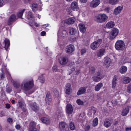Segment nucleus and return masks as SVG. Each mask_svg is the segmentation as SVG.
I'll use <instances>...</instances> for the list:
<instances>
[{"label":"nucleus","instance_id":"32","mask_svg":"<svg viewBox=\"0 0 131 131\" xmlns=\"http://www.w3.org/2000/svg\"><path fill=\"white\" fill-rule=\"evenodd\" d=\"M116 81L117 78L116 76L114 75L112 83V88H114L116 86Z\"/></svg>","mask_w":131,"mask_h":131},{"label":"nucleus","instance_id":"5","mask_svg":"<svg viewBox=\"0 0 131 131\" xmlns=\"http://www.w3.org/2000/svg\"><path fill=\"white\" fill-rule=\"evenodd\" d=\"M36 123L34 121H32L30 123V127L31 129L30 131H39L40 126L39 125H37V128L35 127Z\"/></svg>","mask_w":131,"mask_h":131},{"label":"nucleus","instance_id":"13","mask_svg":"<svg viewBox=\"0 0 131 131\" xmlns=\"http://www.w3.org/2000/svg\"><path fill=\"white\" fill-rule=\"evenodd\" d=\"M105 52V49L104 48H102L99 50L97 52L96 56L98 57H101L103 55Z\"/></svg>","mask_w":131,"mask_h":131},{"label":"nucleus","instance_id":"14","mask_svg":"<svg viewBox=\"0 0 131 131\" xmlns=\"http://www.w3.org/2000/svg\"><path fill=\"white\" fill-rule=\"evenodd\" d=\"M26 18L29 20L30 21H29L30 23H32V22L34 21V19L33 18L32 14L31 12H29L26 16Z\"/></svg>","mask_w":131,"mask_h":131},{"label":"nucleus","instance_id":"16","mask_svg":"<svg viewBox=\"0 0 131 131\" xmlns=\"http://www.w3.org/2000/svg\"><path fill=\"white\" fill-rule=\"evenodd\" d=\"M75 20V19L74 17L69 18L68 19L65 21V23L67 24H73Z\"/></svg>","mask_w":131,"mask_h":131},{"label":"nucleus","instance_id":"3","mask_svg":"<svg viewBox=\"0 0 131 131\" xmlns=\"http://www.w3.org/2000/svg\"><path fill=\"white\" fill-rule=\"evenodd\" d=\"M115 47L116 50L122 51L125 47L124 42L122 40H118L116 42Z\"/></svg>","mask_w":131,"mask_h":131},{"label":"nucleus","instance_id":"26","mask_svg":"<svg viewBox=\"0 0 131 131\" xmlns=\"http://www.w3.org/2000/svg\"><path fill=\"white\" fill-rule=\"evenodd\" d=\"M31 108L34 111H36L38 110L39 107L37 106L35 102H34L32 104L30 105Z\"/></svg>","mask_w":131,"mask_h":131},{"label":"nucleus","instance_id":"9","mask_svg":"<svg viewBox=\"0 0 131 131\" xmlns=\"http://www.w3.org/2000/svg\"><path fill=\"white\" fill-rule=\"evenodd\" d=\"M74 50V47L72 45H70L66 46L65 48L66 52L68 53L72 52Z\"/></svg>","mask_w":131,"mask_h":131},{"label":"nucleus","instance_id":"54","mask_svg":"<svg viewBox=\"0 0 131 131\" xmlns=\"http://www.w3.org/2000/svg\"><path fill=\"white\" fill-rule=\"evenodd\" d=\"M14 85L16 88H17L19 87L20 84L18 83L15 82L14 83Z\"/></svg>","mask_w":131,"mask_h":131},{"label":"nucleus","instance_id":"1","mask_svg":"<svg viewBox=\"0 0 131 131\" xmlns=\"http://www.w3.org/2000/svg\"><path fill=\"white\" fill-rule=\"evenodd\" d=\"M34 85L33 81L32 80L25 83L24 82H22L20 85V87L23 90L27 91L32 88Z\"/></svg>","mask_w":131,"mask_h":131},{"label":"nucleus","instance_id":"7","mask_svg":"<svg viewBox=\"0 0 131 131\" xmlns=\"http://www.w3.org/2000/svg\"><path fill=\"white\" fill-rule=\"evenodd\" d=\"M59 127L61 131H67L68 129L67 125L64 122H61L59 123Z\"/></svg>","mask_w":131,"mask_h":131},{"label":"nucleus","instance_id":"20","mask_svg":"<svg viewBox=\"0 0 131 131\" xmlns=\"http://www.w3.org/2000/svg\"><path fill=\"white\" fill-rule=\"evenodd\" d=\"M41 120L42 122L46 124H49L50 123V119L46 117H43L41 118Z\"/></svg>","mask_w":131,"mask_h":131},{"label":"nucleus","instance_id":"35","mask_svg":"<svg viewBox=\"0 0 131 131\" xmlns=\"http://www.w3.org/2000/svg\"><path fill=\"white\" fill-rule=\"evenodd\" d=\"M69 33L71 35H74L76 33L75 29L73 28H70L69 29Z\"/></svg>","mask_w":131,"mask_h":131},{"label":"nucleus","instance_id":"51","mask_svg":"<svg viewBox=\"0 0 131 131\" xmlns=\"http://www.w3.org/2000/svg\"><path fill=\"white\" fill-rule=\"evenodd\" d=\"M53 71V72H56L58 71V69L57 68V67L56 66H54L52 68Z\"/></svg>","mask_w":131,"mask_h":131},{"label":"nucleus","instance_id":"42","mask_svg":"<svg viewBox=\"0 0 131 131\" xmlns=\"http://www.w3.org/2000/svg\"><path fill=\"white\" fill-rule=\"evenodd\" d=\"M87 49L86 48H83L81 50V55H83L86 53Z\"/></svg>","mask_w":131,"mask_h":131},{"label":"nucleus","instance_id":"15","mask_svg":"<svg viewBox=\"0 0 131 131\" xmlns=\"http://www.w3.org/2000/svg\"><path fill=\"white\" fill-rule=\"evenodd\" d=\"M59 62L61 65L66 64L68 62V58L67 57H62L59 59Z\"/></svg>","mask_w":131,"mask_h":131},{"label":"nucleus","instance_id":"63","mask_svg":"<svg viewBox=\"0 0 131 131\" xmlns=\"http://www.w3.org/2000/svg\"><path fill=\"white\" fill-rule=\"evenodd\" d=\"M10 107V105L8 104H6V108H9Z\"/></svg>","mask_w":131,"mask_h":131},{"label":"nucleus","instance_id":"46","mask_svg":"<svg viewBox=\"0 0 131 131\" xmlns=\"http://www.w3.org/2000/svg\"><path fill=\"white\" fill-rule=\"evenodd\" d=\"M2 70L4 71V73H7L8 72V71L6 68V67L5 66H3L2 67Z\"/></svg>","mask_w":131,"mask_h":131},{"label":"nucleus","instance_id":"22","mask_svg":"<svg viewBox=\"0 0 131 131\" xmlns=\"http://www.w3.org/2000/svg\"><path fill=\"white\" fill-rule=\"evenodd\" d=\"M103 63L104 64L106 65L107 67L109 66L110 64V59L108 57H105L104 58Z\"/></svg>","mask_w":131,"mask_h":131},{"label":"nucleus","instance_id":"23","mask_svg":"<svg viewBox=\"0 0 131 131\" xmlns=\"http://www.w3.org/2000/svg\"><path fill=\"white\" fill-rule=\"evenodd\" d=\"M16 16L14 15H12L9 17L8 22V24L9 25L11 24V22L14 21L16 19Z\"/></svg>","mask_w":131,"mask_h":131},{"label":"nucleus","instance_id":"39","mask_svg":"<svg viewBox=\"0 0 131 131\" xmlns=\"http://www.w3.org/2000/svg\"><path fill=\"white\" fill-rule=\"evenodd\" d=\"M98 124V119L97 118H95L93 121L92 125L94 127L96 126Z\"/></svg>","mask_w":131,"mask_h":131},{"label":"nucleus","instance_id":"45","mask_svg":"<svg viewBox=\"0 0 131 131\" xmlns=\"http://www.w3.org/2000/svg\"><path fill=\"white\" fill-rule=\"evenodd\" d=\"M39 79L40 80V82L41 83H43L44 82L45 80V79L42 75H41L39 77Z\"/></svg>","mask_w":131,"mask_h":131},{"label":"nucleus","instance_id":"17","mask_svg":"<svg viewBox=\"0 0 131 131\" xmlns=\"http://www.w3.org/2000/svg\"><path fill=\"white\" fill-rule=\"evenodd\" d=\"M3 43L5 46V48L6 51H8V47L10 45V42L9 40L8 39H6L4 40Z\"/></svg>","mask_w":131,"mask_h":131},{"label":"nucleus","instance_id":"36","mask_svg":"<svg viewBox=\"0 0 131 131\" xmlns=\"http://www.w3.org/2000/svg\"><path fill=\"white\" fill-rule=\"evenodd\" d=\"M119 1V0H109L108 2L111 5H115L117 4Z\"/></svg>","mask_w":131,"mask_h":131},{"label":"nucleus","instance_id":"18","mask_svg":"<svg viewBox=\"0 0 131 131\" xmlns=\"http://www.w3.org/2000/svg\"><path fill=\"white\" fill-rule=\"evenodd\" d=\"M122 9L123 8L121 6H118L114 10V14L116 15L120 13L122 10Z\"/></svg>","mask_w":131,"mask_h":131},{"label":"nucleus","instance_id":"43","mask_svg":"<svg viewBox=\"0 0 131 131\" xmlns=\"http://www.w3.org/2000/svg\"><path fill=\"white\" fill-rule=\"evenodd\" d=\"M76 102L79 105H82L83 104V102L80 99H78L77 100Z\"/></svg>","mask_w":131,"mask_h":131},{"label":"nucleus","instance_id":"37","mask_svg":"<svg viewBox=\"0 0 131 131\" xmlns=\"http://www.w3.org/2000/svg\"><path fill=\"white\" fill-rule=\"evenodd\" d=\"M25 9H24L23 10L19 11V12H18L17 14V17L20 18H21L22 17L23 14Z\"/></svg>","mask_w":131,"mask_h":131},{"label":"nucleus","instance_id":"56","mask_svg":"<svg viewBox=\"0 0 131 131\" xmlns=\"http://www.w3.org/2000/svg\"><path fill=\"white\" fill-rule=\"evenodd\" d=\"M7 121L9 123H12V122L13 121V120L11 118L9 117L7 119Z\"/></svg>","mask_w":131,"mask_h":131},{"label":"nucleus","instance_id":"53","mask_svg":"<svg viewBox=\"0 0 131 131\" xmlns=\"http://www.w3.org/2000/svg\"><path fill=\"white\" fill-rule=\"evenodd\" d=\"M66 89H71V84L69 83H67L66 86Z\"/></svg>","mask_w":131,"mask_h":131},{"label":"nucleus","instance_id":"62","mask_svg":"<svg viewBox=\"0 0 131 131\" xmlns=\"http://www.w3.org/2000/svg\"><path fill=\"white\" fill-rule=\"evenodd\" d=\"M24 3L25 4H26L30 2L31 0H23Z\"/></svg>","mask_w":131,"mask_h":131},{"label":"nucleus","instance_id":"30","mask_svg":"<svg viewBox=\"0 0 131 131\" xmlns=\"http://www.w3.org/2000/svg\"><path fill=\"white\" fill-rule=\"evenodd\" d=\"M19 106L21 107L22 110L24 112L26 111V109L25 108V105L23 102H19Z\"/></svg>","mask_w":131,"mask_h":131},{"label":"nucleus","instance_id":"64","mask_svg":"<svg viewBox=\"0 0 131 131\" xmlns=\"http://www.w3.org/2000/svg\"><path fill=\"white\" fill-rule=\"evenodd\" d=\"M126 130V131H131V127H127Z\"/></svg>","mask_w":131,"mask_h":131},{"label":"nucleus","instance_id":"4","mask_svg":"<svg viewBox=\"0 0 131 131\" xmlns=\"http://www.w3.org/2000/svg\"><path fill=\"white\" fill-rule=\"evenodd\" d=\"M102 39H100L93 42L91 45V48L93 50H96L102 43Z\"/></svg>","mask_w":131,"mask_h":131},{"label":"nucleus","instance_id":"2","mask_svg":"<svg viewBox=\"0 0 131 131\" xmlns=\"http://www.w3.org/2000/svg\"><path fill=\"white\" fill-rule=\"evenodd\" d=\"M108 18V16L105 14H100L95 17L94 20L98 23H102L105 22Z\"/></svg>","mask_w":131,"mask_h":131},{"label":"nucleus","instance_id":"41","mask_svg":"<svg viewBox=\"0 0 131 131\" xmlns=\"http://www.w3.org/2000/svg\"><path fill=\"white\" fill-rule=\"evenodd\" d=\"M90 72L91 74H94L95 72V69L93 67H91L90 68Z\"/></svg>","mask_w":131,"mask_h":131},{"label":"nucleus","instance_id":"19","mask_svg":"<svg viewBox=\"0 0 131 131\" xmlns=\"http://www.w3.org/2000/svg\"><path fill=\"white\" fill-rule=\"evenodd\" d=\"M71 8L74 10L78 9V7L77 2H72L71 5Z\"/></svg>","mask_w":131,"mask_h":131},{"label":"nucleus","instance_id":"61","mask_svg":"<svg viewBox=\"0 0 131 131\" xmlns=\"http://www.w3.org/2000/svg\"><path fill=\"white\" fill-rule=\"evenodd\" d=\"M50 97H51L50 95V92H48L46 95V98H48Z\"/></svg>","mask_w":131,"mask_h":131},{"label":"nucleus","instance_id":"44","mask_svg":"<svg viewBox=\"0 0 131 131\" xmlns=\"http://www.w3.org/2000/svg\"><path fill=\"white\" fill-rule=\"evenodd\" d=\"M70 129L72 130H73L75 128L74 125V123L71 122L70 124Z\"/></svg>","mask_w":131,"mask_h":131},{"label":"nucleus","instance_id":"55","mask_svg":"<svg viewBox=\"0 0 131 131\" xmlns=\"http://www.w3.org/2000/svg\"><path fill=\"white\" fill-rule=\"evenodd\" d=\"M75 73L74 74L75 75H78L80 73V70L79 69H77V68L76 69H75Z\"/></svg>","mask_w":131,"mask_h":131},{"label":"nucleus","instance_id":"34","mask_svg":"<svg viewBox=\"0 0 131 131\" xmlns=\"http://www.w3.org/2000/svg\"><path fill=\"white\" fill-rule=\"evenodd\" d=\"M32 11L34 12H36L38 10V5L37 3H34L32 4Z\"/></svg>","mask_w":131,"mask_h":131},{"label":"nucleus","instance_id":"31","mask_svg":"<svg viewBox=\"0 0 131 131\" xmlns=\"http://www.w3.org/2000/svg\"><path fill=\"white\" fill-rule=\"evenodd\" d=\"M127 70V67L125 66H123L119 69V71L122 74L125 73Z\"/></svg>","mask_w":131,"mask_h":131},{"label":"nucleus","instance_id":"24","mask_svg":"<svg viewBox=\"0 0 131 131\" xmlns=\"http://www.w3.org/2000/svg\"><path fill=\"white\" fill-rule=\"evenodd\" d=\"M79 27L80 31L83 33H84L85 32L86 28L84 25L81 23L79 24Z\"/></svg>","mask_w":131,"mask_h":131},{"label":"nucleus","instance_id":"48","mask_svg":"<svg viewBox=\"0 0 131 131\" xmlns=\"http://www.w3.org/2000/svg\"><path fill=\"white\" fill-rule=\"evenodd\" d=\"M55 95L56 96H58L59 95V91L57 90H54L53 91Z\"/></svg>","mask_w":131,"mask_h":131},{"label":"nucleus","instance_id":"12","mask_svg":"<svg viewBox=\"0 0 131 131\" xmlns=\"http://www.w3.org/2000/svg\"><path fill=\"white\" fill-rule=\"evenodd\" d=\"M75 68L73 63H70L68 66V74L70 75L75 70Z\"/></svg>","mask_w":131,"mask_h":131},{"label":"nucleus","instance_id":"27","mask_svg":"<svg viewBox=\"0 0 131 131\" xmlns=\"http://www.w3.org/2000/svg\"><path fill=\"white\" fill-rule=\"evenodd\" d=\"M115 25L114 23L112 21H110L108 22L106 24V27L108 28H110L113 27Z\"/></svg>","mask_w":131,"mask_h":131},{"label":"nucleus","instance_id":"21","mask_svg":"<svg viewBox=\"0 0 131 131\" xmlns=\"http://www.w3.org/2000/svg\"><path fill=\"white\" fill-rule=\"evenodd\" d=\"M86 91V88L85 87H81L77 92V94L80 95L84 94Z\"/></svg>","mask_w":131,"mask_h":131},{"label":"nucleus","instance_id":"50","mask_svg":"<svg viewBox=\"0 0 131 131\" xmlns=\"http://www.w3.org/2000/svg\"><path fill=\"white\" fill-rule=\"evenodd\" d=\"M127 92L128 93H131V85H129L128 86Z\"/></svg>","mask_w":131,"mask_h":131},{"label":"nucleus","instance_id":"59","mask_svg":"<svg viewBox=\"0 0 131 131\" xmlns=\"http://www.w3.org/2000/svg\"><path fill=\"white\" fill-rule=\"evenodd\" d=\"M11 91V88L10 87H8L6 89V91L8 93L10 92Z\"/></svg>","mask_w":131,"mask_h":131},{"label":"nucleus","instance_id":"25","mask_svg":"<svg viewBox=\"0 0 131 131\" xmlns=\"http://www.w3.org/2000/svg\"><path fill=\"white\" fill-rule=\"evenodd\" d=\"M129 112V108L127 107L123 109L122 112V115L123 116H126Z\"/></svg>","mask_w":131,"mask_h":131},{"label":"nucleus","instance_id":"10","mask_svg":"<svg viewBox=\"0 0 131 131\" xmlns=\"http://www.w3.org/2000/svg\"><path fill=\"white\" fill-rule=\"evenodd\" d=\"M100 3V0H93L90 3V6L92 8H95L98 6Z\"/></svg>","mask_w":131,"mask_h":131},{"label":"nucleus","instance_id":"11","mask_svg":"<svg viewBox=\"0 0 131 131\" xmlns=\"http://www.w3.org/2000/svg\"><path fill=\"white\" fill-rule=\"evenodd\" d=\"M112 123L113 121L112 119L109 118H107L104 121L103 125L105 127L108 128L111 126Z\"/></svg>","mask_w":131,"mask_h":131},{"label":"nucleus","instance_id":"40","mask_svg":"<svg viewBox=\"0 0 131 131\" xmlns=\"http://www.w3.org/2000/svg\"><path fill=\"white\" fill-rule=\"evenodd\" d=\"M68 33L65 30H63L62 31L61 35L63 37H66L68 35Z\"/></svg>","mask_w":131,"mask_h":131},{"label":"nucleus","instance_id":"6","mask_svg":"<svg viewBox=\"0 0 131 131\" xmlns=\"http://www.w3.org/2000/svg\"><path fill=\"white\" fill-rule=\"evenodd\" d=\"M118 33V30L116 28L113 29L112 32L110 33L109 38L110 39H112L116 37Z\"/></svg>","mask_w":131,"mask_h":131},{"label":"nucleus","instance_id":"38","mask_svg":"<svg viewBox=\"0 0 131 131\" xmlns=\"http://www.w3.org/2000/svg\"><path fill=\"white\" fill-rule=\"evenodd\" d=\"M93 81L96 82H97L99 81L101 79L96 75H94L92 77Z\"/></svg>","mask_w":131,"mask_h":131},{"label":"nucleus","instance_id":"52","mask_svg":"<svg viewBox=\"0 0 131 131\" xmlns=\"http://www.w3.org/2000/svg\"><path fill=\"white\" fill-rule=\"evenodd\" d=\"M45 101L46 102V104H47V102H48V104H49V103L51 101V97L49 98H46Z\"/></svg>","mask_w":131,"mask_h":131},{"label":"nucleus","instance_id":"57","mask_svg":"<svg viewBox=\"0 0 131 131\" xmlns=\"http://www.w3.org/2000/svg\"><path fill=\"white\" fill-rule=\"evenodd\" d=\"M110 9V7H106L105 9V10L107 13H109V12Z\"/></svg>","mask_w":131,"mask_h":131},{"label":"nucleus","instance_id":"47","mask_svg":"<svg viewBox=\"0 0 131 131\" xmlns=\"http://www.w3.org/2000/svg\"><path fill=\"white\" fill-rule=\"evenodd\" d=\"M0 77L2 80L5 78V73H4V71L3 70H2V72L1 74Z\"/></svg>","mask_w":131,"mask_h":131},{"label":"nucleus","instance_id":"8","mask_svg":"<svg viewBox=\"0 0 131 131\" xmlns=\"http://www.w3.org/2000/svg\"><path fill=\"white\" fill-rule=\"evenodd\" d=\"M73 111L72 105L70 104H68L66 107V113L68 114H71Z\"/></svg>","mask_w":131,"mask_h":131},{"label":"nucleus","instance_id":"33","mask_svg":"<svg viewBox=\"0 0 131 131\" xmlns=\"http://www.w3.org/2000/svg\"><path fill=\"white\" fill-rule=\"evenodd\" d=\"M122 81L124 84H127L130 82L131 81V79L129 77H127L123 78Z\"/></svg>","mask_w":131,"mask_h":131},{"label":"nucleus","instance_id":"49","mask_svg":"<svg viewBox=\"0 0 131 131\" xmlns=\"http://www.w3.org/2000/svg\"><path fill=\"white\" fill-rule=\"evenodd\" d=\"M71 89H66L65 92L66 94H69L70 93L71 91Z\"/></svg>","mask_w":131,"mask_h":131},{"label":"nucleus","instance_id":"28","mask_svg":"<svg viewBox=\"0 0 131 131\" xmlns=\"http://www.w3.org/2000/svg\"><path fill=\"white\" fill-rule=\"evenodd\" d=\"M103 84L102 83H100L97 84L94 88V90L96 91H99L103 86Z\"/></svg>","mask_w":131,"mask_h":131},{"label":"nucleus","instance_id":"58","mask_svg":"<svg viewBox=\"0 0 131 131\" xmlns=\"http://www.w3.org/2000/svg\"><path fill=\"white\" fill-rule=\"evenodd\" d=\"M4 5L3 0H0V7L3 6Z\"/></svg>","mask_w":131,"mask_h":131},{"label":"nucleus","instance_id":"60","mask_svg":"<svg viewBox=\"0 0 131 131\" xmlns=\"http://www.w3.org/2000/svg\"><path fill=\"white\" fill-rule=\"evenodd\" d=\"M90 126H86L84 128V130L85 131H88L90 128Z\"/></svg>","mask_w":131,"mask_h":131},{"label":"nucleus","instance_id":"29","mask_svg":"<svg viewBox=\"0 0 131 131\" xmlns=\"http://www.w3.org/2000/svg\"><path fill=\"white\" fill-rule=\"evenodd\" d=\"M95 75L102 79L104 77V74L103 72L101 70H99L96 72Z\"/></svg>","mask_w":131,"mask_h":131}]
</instances>
